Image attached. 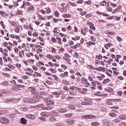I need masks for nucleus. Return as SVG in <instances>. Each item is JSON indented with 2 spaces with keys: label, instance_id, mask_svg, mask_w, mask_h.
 I'll return each mask as SVG.
<instances>
[{
  "label": "nucleus",
  "instance_id": "473e14b6",
  "mask_svg": "<svg viewBox=\"0 0 126 126\" xmlns=\"http://www.w3.org/2000/svg\"><path fill=\"white\" fill-rule=\"evenodd\" d=\"M21 110L24 111V112H26V111H28V108L27 107H22Z\"/></svg>",
  "mask_w": 126,
  "mask_h": 126
},
{
  "label": "nucleus",
  "instance_id": "a19ab883",
  "mask_svg": "<svg viewBox=\"0 0 126 126\" xmlns=\"http://www.w3.org/2000/svg\"><path fill=\"white\" fill-rule=\"evenodd\" d=\"M63 90H65V91H69V89L68 88V87H66V86L63 87Z\"/></svg>",
  "mask_w": 126,
  "mask_h": 126
},
{
  "label": "nucleus",
  "instance_id": "4c0bfd02",
  "mask_svg": "<svg viewBox=\"0 0 126 126\" xmlns=\"http://www.w3.org/2000/svg\"><path fill=\"white\" fill-rule=\"evenodd\" d=\"M114 123H121V121H120V119H117V118L115 119L114 120Z\"/></svg>",
  "mask_w": 126,
  "mask_h": 126
},
{
  "label": "nucleus",
  "instance_id": "f8f14e48",
  "mask_svg": "<svg viewBox=\"0 0 126 126\" xmlns=\"http://www.w3.org/2000/svg\"><path fill=\"white\" fill-rule=\"evenodd\" d=\"M21 123L23 124V125H26L27 124V120H26V119L25 118H22Z\"/></svg>",
  "mask_w": 126,
  "mask_h": 126
},
{
  "label": "nucleus",
  "instance_id": "79ce46f5",
  "mask_svg": "<svg viewBox=\"0 0 126 126\" xmlns=\"http://www.w3.org/2000/svg\"><path fill=\"white\" fill-rule=\"evenodd\" d=\"M117 39L118 41H119V42H122L123 41V39H122V38L119 36H117Z\"/></svg>",
  "mask_w": 126,
  "mask_h": 126
},
{
  "label": "nucleus",
  "instance_id": "9d476101",
  "mask_svg": "<svg viewBox=\"0 0 126 126\" xmlns=\"http://www.w3.org/2000/svg\"><path fill=\"white\" fill-rule=\"evenodd\" d=\"M120 120H126V115L125 114H122L119 116Z\"/></svg>",
  "mask_w": 126,
  "mask_h": 126
},
{
  "label": "nucleus",
  "instance_id": "0eeeda50",
  "mask_svg": "<svg viewBox=\"0 0 126 126\" xmlns=\"http://www.w3.org/2000/svg\"><path fill=\"white\" fill-rule=\"evenodd\" d=\"M16 87L18 89V90H20L21 89V88H24V87H25V86H24V85H22L16 84Z\"/></svg>",
  "mask_w": 126,
  "mask_h": 126
},
{
  "label": "nucleus",
  "instance_id": "5fc2aeb1",
  "mask_svg": "<svg viewBox=\"0 0 126 126\" xmlns=\"http://www.w3.org/2000/svg\"><path fill=\"white\" fill-rule=\"evenodd\" d=\"M106 25L108 27H112L114 26V24H107Z\"/></svg>",
  "mask_w": 126,
  "mask_h": 126
},
{
  "label": "nucleus",
  "instance_id": "3c124183",
  "mask_svg": "<svg viewBox=\"0 0 126 126\" xmlns=\"http://www.w3.org/2000/svg\"><path fill=\"white\" fill-rule=\"evenodd\" d=\"M87 25H89V26H94V24L90 22H88L87 23Z\"/></svg>",
  "mask_w": 126,
  "mask_h": 126
},
{
  "label": "nucleus",
  "instance_id": "6e6552de",
  "mask_svg": "<svg viewBox=\"0 0 126 126\" xmlns=\"http://www.w3.org/2000/svg\"><path fill=\"white\" fill-rule=\"evenodd\" d=\"M96 78H98V79H99V80L102 81V80H103V78H105V75L103 74H101L100 76H97L96 77Z\"/></svg>",
  "mask_w": 126,
  "mask_h": 126
},
{
  "label": "nucleus",
  "instance_id": "bb28decb",
  "mask_svg": "<svg viewBox=\"0 0 126 126\" xmlns=\"http://www.w3.org/2000/svg\"><path fill=\"white\" fill-rule=\"evenodd\" d=\"M39 19H41V20H46V17H42V15H39Z\"/></svg>",
  "mask_w": 126,
  "mask_h": 126
},
{
  "label": "nucleus",
  "instance_id": "423d86ee",
  "mask_svg": "<svg viewBox=\"0 0 126 126\" xmlns=\"http://www.w3.org/2000/svg\"><path fill=\"white\" fill-rule=\"evenodd\" d=\"M60 76L61 77H68V72H64L63 73L60 74Z\"/></svg>",
  "mask_w": 126,
  "mask_h": 126
},
{
  "label": "nucleus",
  "instance_id": "6ab92c4d",
  "mask_svg": "<svg viewBox=\"0 0 126 126\" xmlns=\"http://www.w3.org/2000/svg\"><path fill=\"white\" fill-rule=\"evenodd\" d=\"M56 39L59 41L58 43L60 45H62V44H63V42H62V38H61V37H56Z\"/></svg>",
  "mask_w": 126,
  "mask_h": 126
},
{
  "label": "nucleus",
  "instance_id": "603ef678",
  "mask_svg": "<svg viewBox=\"0 0 126 126\" xmlns=\"http://www.w3.org/2000/svg\"><path fill=\"white\" fill-rule=\"evenodd\" d=\"M120 126H126V123H121L119 125Z\"/></svg>",
  "mask_w": 126,
  "mask_h": 126
},
{
  "label": "nucleus",
  "instance_id": "7ed1b4c3",
  "mask_svg": "<svg viewBox=\"0 0 126 126\" xmlns=\"http://www.w3.org/2000/svg\"><path fill=\"white\" fill-rule=\"evenodd\" d=\"M33 98L34 99L35 103H37V102H40V100L42 99L43 97L40 95H34Z\"/></svg>",
  "mask_w": 126,
  "mask_h": 126
},
{
  "label": "nucleus",
  "instance_id": "4468645a",
  "mask_svg": "<svg viewBox=\"0 0 126 126\" xmlns=\"http://www.w3.org/2000/svg\"><path fill=\"white\" fill-rule=\"evenodd\" d=\"M63 16L64 18H70L71 17V15L69 14H64Z\"/></svg>",
  "mask_w": 126,
  "mask_h": 126
},
{
  "label": "nucleus",
  "instance_id": "b1692460",
  "mask_svg": "<svg viewBox=\"0 0 126 126\" xmlns=\"http://www.w3.org/2000/svg\"><path fill=\"white\" fill-rule=\"evenodd\" d=\"M68 108H69V109H71L72 110H75V109H76L75 106L73 105H69L68 106Z\"/></svg>",
  "mask_w": 126,
  "mask_h": 126
},
{
  "label": "nucleus",
  "instance_id": "cd10ccee",
  "mask_svg": "<svg viewBox=\"0 0 126 126\" xmlns=\"http://www.w3.org/2000/svg\"><path fill=\"white\" fill-rule=\"evenodd\" d=\"M96 59H97V60H101L102 59V56H101V55L98 54V55L96 56Z\"/></svg>",
  "mask_w": 126,
  "mask_h": 126
},
{
  "label": "nucleus",
  "instance_id": "864d4df0",
  "mask_svg": "<svg viewBox=\"0 0 126 126\" xmlns=\"http://www.w3.org/2000/svg\"><path fill=\"white\" fill-rule=\"evenodd\" d=\"M85 3H86V4H89V5H90V4H91V3H92L91 1H90V0L85 1Z\"/></svg>",
  "mask_w": 126,
  "mask_h": 126
},
{
  "label": "nucleus",
  "instance_id": "69168bd1",
  "mask_svg": "<svg viewBox=\"0 0 126 126\" xmlns=\"http://www.w3.org/2000/svg\"><path fill=\"white\" fill-rule=\"evenodd\" d=\"M107 70V69L104 67H101V71L105 72Z\"/></svg>",
  "mask_w": 126,
  "mask_h": 126
},
{
  "label": "nucleus",
  "instance_id": "9b49d317",
  "mask_svg": "<svg viewBox=\"0 0 126 126\" xmlns=\"http://www.w3.org/2000/svg\"><path fill=\"white\" fill-rule=\"evenodd\" d=\"M10 90H11V91H18V89L16 88V85L14 84V87L11 88Z\"/></svg>",
  "mask_w": 126,
  "mask_h": 126
},
{
  "label": "nucleus",
  "instance_id": "20e7f679",
  "mask_svg": "<svg viewBox=\"0 0 126 126\" xmlns=\"http://www.w3.org/2000/svg\"><path fill=\"white\" fill-rule=\"evenodd\" d=\"M94 118H95V116L93 115H84L82 116V119L87 120V119H93Z\"/></svg>",
  "mask_w": 126,
  "mask_h": 126
},
{
  "label": "nucleus",
  "instance_id": "4d7b16f0",
  "mask_svg": "<svg viewBox=\"0 0 126 126\" xmlns=\"http://www.w3.org/2000/svg\"><path fill=\"white\" fill-rule=\"evenodd\" d=\"M19 30H20L19 28H17L15 29V31L16 33H19V31H20Z\"/></svg>",
  "mask_w": 126,
  "mask_h": 126
},
{
  "label": "nucleus",
  "instance_id": "2eb2a0df",
  "mask_svg": "<svg viewBox=\"0 0 126 126\" xmlns=\"http://www.w3.org/2000/svg\"><path fill=\"white\" fill-rule=\"evenodd\" d=\"M29 103H31V104L35 103V99H29L28 100Z\"/></svg>",
  "mask_w": 126,
  "mask_h": 126
},
{
  "label": "nucleus",
  "instance_id": "c85d7f7f",
  "mask_svg": "<svg viewBox=\"0 0 126 126\" xmlns=\"http://www.w3.org/2000/svg\"><path fill=\"white\" fill-rule=\"evenodd\" d=\"M59 115L57 112H54L53 114V117H59Z\"/></svg>",
  "mask_w": 126,
  "mask_h": 126
},
{
  "label": "nucleus",
  "instance_id": "f3484780",
  "mask_svg": "<svg viewBox=\"0 0 126 126\" xmlns=\"http://www.w3.org/2000/svg\"><path fill=\"white\" fill-rule=\"evenodd\" d=\"M111 80L109 79H106L105 80H104V81L102 82V83L103 84H105V83H109Z\"/></svg>",
  "mask_w": 126,
  "mask_h": 126
},
{
  "label": "nucleus",
  "instance_id": "774afa93",
  "mask_svg": "<svg viewBox=\"0 0 126 126\" xmlns=\"http://www.w3.org/2000/svg\"><path fill=\"white\" fill-rule=\"evenodd\" d=\"M63 125L62 123H58L56 124V126H63Z\"/></svg>",
  "mask_w": 126,
  "mask_h": 126
},
{
  "label": "nucleus",
  "instance_id": "338daca9",
  "mask_svg": "<svg viewBox=\"0 0 126 126\" xmlns=\"http://www.w3.org/2000/svg\"><path fill=\"white\" fill-rule=\"evenodd\" d=\"M94 26H90V29H92V30H95V27Z\"/></svg>",
  "mask_w": 126,
  "mask_h": 126
},
{
  "label": "nucleus",
  "instance_id": "1a4fd4ad",
  "mask_svg": "<svg viewBox=\"0 0 126 126\" xmlns=\"http://www.w3.org/2000/svg\"><path fill=\"white\" fill-rule=\"evenodd\" d=\"M9 117L12 120H13L15 118H16V114H11L9 115Z\"/></svg>",
  "mask_w": 126,
  "mask_h": 126
},
{
  "label": "nucleus",
  "instance_id": "58836bf2",
  "mask_svg": "<svg viewBox=\"0 0 126 126\" xmlns=\"http://www.w3.org/2000/svg\"><path fill=\"white\" fill-rule=\"evenodd\" d=\"M95 95L96 96H103V94H101V92H97Z\"/></svg>",
  "mask_w": 126,
  "mask_h": 126
},
{
  "label": "nucleus",
  "instance_id": "393cba45",
  "mask_svg": "<svg viewBox=\"0 0 126 126\" xmlns=\"http://www.w3.org/2000/svg\"><path fill=\"white\" fill-rule=\"evenodd\" d=\"M81 80H82V82H83V83H84V84L85 83H86V82H87V81H88V80L87 79H86L85 78H82L81 79Z\"/></svg>",
  "mask_w": 126,
  "mask_h": 126
},
{
  "label": "nucleus",
  "instance_id": "aec40b11",
  "mask_svg": "<svg viewBox=\"0 0 126 126\" xmlns=\"http://www.w3.org/2000/svg\"><path fill=\"white\" fill-rule=\"evenodd\" d=\"M59 113H65L66 110L65 109H61L58 110Z\"/></svg>",
  "mask_w": 126,
  "mask_h": 126
},
{
  "label": "nucleus",
  "instance_id": "de8ad7c7",
  "mask_svg": "<svg viewBox=\"0 0 126 126\" xmlns=\"http://www.w3.org/2000/svg\"><path fill=\"white\" fill-rule=\"evenodd\" d=\"M83 3V0H79L77 1V3H78V4H80Z\"/></svg>",
  "mask_w": 126,
  "mask_h": 126
},
{
  "label": "nucleus",
  "instance_id": "0e129e2a",
  "mask_svg": "<svg viewBox=\"0 0 126 126\" xmlns=\"http://www.w3.org/2000/svg\"><path fill=\"white\" fill-rule=\"evenodd\" d=\"M2 84L3 85H9L8 83H7V82H6V81L3 82L2 83Z\"/></svg>",
  "mask_w": 126,
  "mask_h": 126
},
{
  "label": "nucleus",
  "instance_id": "5701e85b",
  "mask_svg": "<svg viewBox=\"0 0 126 126\" xmlns=\"http://www.w3.org/2000/svg\"><path fill=\"white\" fill-rule=\"evenodd\" d=\"M34 6H32V5H31V6L28 8V10H29V11H31L32 10H34Z\"/></svg>",
  "mask_w": 126,
  "mask_h": 126
},
{
  "label": "nucleus",
  "instance_id": "39448f33",
  "mask_svg": "<svg viewBox=\"0 0 126 126\" xmlns=\"http://www.w3.org/2000/svg\"><path fill=\"white\" fill-rule=\"evenodd\" d=\"M67 123L68 124V126H73L72 125L74 124V120H72L71 119H69L67 120Z\"/></svg>",
  "mask_w": 126,
  "mask_h": 126
},
{
  "label": "nucleus",
  "instance_id": "37998d69",
  "mask_svg": "<svg viewBox=\"0 0 126 126\" xmlns=\"http://www.w3.org/2000/svg\"><path fill=\"white\" fill-rule=\"evenodd\" d=\"M69 2L70 5H71V6H76V4H75V3H73L70 1H69Z\"/></svg>",
  "mask_w": 126,
  "mask_h": 126
},
{
  "label": "nucleus",
  "instance_id": "13d9d810",
  "mask_svg": "<svg viewBox=\"0 0 126 126\" xmlns=\"http://www.w3.org/2000/svg\"><path fill=\"white\" fill-rule=\"evenodd\" d=\"M55 14L56 16H57V17H59V16H60V13L59 12H58L57 11L55 12Z\"/></svg>",
  "mask_w": 126,
  "mask_h": 126
},
{
  "label": "nucleus",
  "instance_id": "e2e57ef3",
  "mask_svg": "<svg viewBox=\"0 0 126 126\" xmlns=\"http://www.w3.org/2000/svg\"><path fill=\"white\" fill-rule=\"evenodd\" d=\"M63 83H64V84H69V83H68V82L65 81V80H63Z\"/></svg>",
  "mask_w": 126,
  "mask_h": 126
},
{
  "label": "nucleus",
  "instance_id": "f03ea898",
  "mask_svg": "<svg viewBox=\"0 0 126 126\" xmlns=\"http://www.w3.org/2000/svg\"><path fill=\"white\" fill-rule=\"evenodd\" d=\"M46 105V106H53L55 104V102L54 100L50 99V98H45Z\"/></svg>",
  "mask_w": 126,
  "mask_h": 126
},
{
  "label": "nucleus",
  "instance_id": "c03bdc74",
  "mask_svg": "<svg viewBox=\"0 0 126 126\" xmlns=\"http://www.w3.org/2000/svg\"><path fill=\"white\" fill-rule=\"evenodd\" d=\"M97 84V81H94V82H92V85L93 86H96V85Z\"/></svg>",
  "mask_w": 126,
  "mask_h": 126
},
{
  "label": "nucleus",
  "instance_id": "6e6d98bb",
  "mask_svg": "<svg viewBox=\"0 0 126 126\" xmlns=\"http://www.w3.org/2000/svg\"><path fill=\"white\" fill-rule=\"evenodd\" d=\"M61 67H62V68H63L64 69H66L67 68V66L63 64L61 65Z\"/></svg>",
  "mask_w": 126,
  "mask_h": 126
},
{
  "label": "nucleus",
  "instance_id": "e433bc0d",
  "mask_svg": "<svg viewBox=\"0 0 126 126\" xmlns=\"http://www.w3.org/2000/svg\"><path fill=\"white\" fill-rule=\"evenodd\" d=\"M115 19L116 21H120L121 20V17L115 16Z\"/></svg>",
  "mask_w": 126,
  "mask_h": 126
},
{
  "label": "nucleus",
  "instance_id": "8fccbe9b",
  "mask_svg": "<svg viewBox=\"0 0 126 126\" xmlns=\"http://www.w3.org/2000/svg\"><path fill=\"white\" fill-rule=\"evenodd\" d=\"M95 69H96V70H98V71H102V67L95 68Z\"/></svg>",
  "mask_w": 126,
  "mask_h": 126
},
{
  "label": "nucleus",
  "instance_id": "680f3d73",
  "mask_svg": "<svg viewBox=\"0 0 126 126\" xmlns=\"http://www.w3.org/2000/svg\"><path fill=\"white\" fill-rule=\"evenodd\" d=\"M17 13L18 14H19V15H21V14H22V11H20L19 9H18Z\"/></svg>",
  "mask_w": 126,
  "mask_h": 126
},
{
  "label": "nucleus",
  "instance_id": "7c9ffc66",
  "mask_svg": "<svg viewBox=\"0 0 126 126\" xmlns=\"http://www.w3.org/2000/svg\"><path fill=\"white\" fill-rule=\"evenodd\" d=\"M24 4H25L26 5H27L28 6H31L32 4L31 3H29V2H24Z\"/></svg>",
  "mask_w": 126,
  "mask_h": 126
},
{
  "label": "nucleus",
  "instance_id": "72a5a7b5",
  "mask_svg": "<svg viewBox=\"0 0 126 126\" xmlns=\"http://www.w3.org/2000/svg\"><path fill=\"white\" fill-rule=\"evenodd\" d=\"M15 99H6L5 100V102L6 103H9V102H12V101H14Z\"/></svg>",
  "mask_w": 126,
  "mask_h": 126
},
{
  "label": "nucleus",
  "instance_id": "f704fd0d",
  "mask_svg": "<svg viewBox=\"0 0 126 126\" xmlns=\"http://www.w3.org/2000/svg\"><path fill=\"white\" fill-rule=\"evenodd\" d=\"M91 125L92 126H98V123L97 122H93L91 124Z\"/></svg>",
  "mask_w": 126,
  "mask_h": 126
},
{
  "label": "nucleus",
  "instance_id": "a211bd4d",
  "mask_svg": "<svg viewBox=\"0 0 126 126\" xmlns=\"http://www.w3.org/2000/svg\"><path fill=\"white\" fill-rule=\"evenodd\" d=\"M0 14H1V16L3 17H5V16H6V14H5V12L2 11H0Z\"/></svg>",
  "mask_w": 126,
  "mask_h": 126
},
{
  "label": "nucleus",
  "instance_id": "ea45409f",
  "mask_svg": "<svg viewBox=\"0 0 126 126\" xmlns=\"http://www.w3.org/2000/svg\"><path fill=\"white\" fill-rule=\"evenodd\" d=\"M8 67H9L10 68H11V69H14V68H15V67H14V66L11 64H9Z\"/></svg>",
  "mask_w": 126,
  "mask_h": 126
},
{
  "label": "nucleus",
  "instance_id": "412c9836",
  "mask_svg": "<svg viewBox=\"0 0 126 126\" xmlns=\"http://www.w3.org/2000/svg\"><path fill=\"white\" fill-rule=\"evenodd\" d=\"M100 5L102 6H106L107 5V2L105 1H103L100 3Z\"/></svg>",
  "mask_w": 126,
  "mask_h": 126
},
{
  "label": "nucleus",
  "instance_id": "4be33fe9",
  "mask_svg": "<svg viewBox=\"0 0 126 126\" xmlns=\"http://www.w3.org/2000/svg\"><path fill=\"white\" fill-rule=\"evenodd\" d=\"M47 58H48V59H49V60H52L53 59H54V56H53L52 55H51V54H48L47 55Z\"/></svg>",
  "mask_w": 126,
  "mask_h": 126
},
{
  "label": "nucleus",
  "instance_id": "bf43d9fd",
  "mask_svg": "<svg viewBox=\"0 0 126 126\" xmlns=\"http://www.w3.org/2000/svg\"><path fill=\"white\" fill-rule=\"evenodd\" d=\"M91 16H92L91 14H88L86 15V18H89L90 17H91Z\"/></svg>",
  "mask_w": 126,
  "mask_h": 126
},
{
  "label": "nucleus",
  "instance_id": "c9c22d12",
  "mask_svg": "<svg viewBox=\"0 0 126 126\" xmlns=\"http://www.w3.org/2000/svg\"><path fill=\"white\" fill-rule=\"evenodd\" d=\"M65 117H67V118H70V117H72V114L70 113V114H65Z\"/></svg>",
  "mask_w": 126,
  "mask_h": 126
},
{
  "label": "nucleus",
  "instance_id": "f257e3e1",
  "mask_svg": "<svg viewBox=\"0 0 126 126\" xmlns=\"http://www.w3.org/2000/svg\"><path fill=\"white\" fill-rule=\"evenodd\" d=\"M0 123L3 125H7V124H9V119L5 117H1L0 118Z\"/></svg>",
  "mask_w": 126,
  "mask_h": 126
},
{
  "label": "nucleus",
  "instance_id": "dca6fc26",
  "mask_svg": "<svg viewBox=\"0 0 126 126\" xmlns=\"http://www.w3.org/2000/svg\"><path fill=\"white\" fill-rule=\"evenodd\" d=\"M109 115L110 117H116V116H117V114H116L115 113L111 112V113H109Z\"/></svg>",
  "mask_w": 126,
  "mask_h": 126
},
{
  "label": "nucleus",
  "instance_id": "052dcab7",
  "mask_svg": "<svg viewBox=\"0 0 126 126\" xmlns=\"http://www.w3.org/2000/svg\"><path fill=\"white\" fill-rule=\"evenodd\" d=\"M88 79L90 80V81H94L93 78L90 76H89Z\"/></svg>",
  "mask_w": 126,
  "mask_h": 126
},
{
  "label": "nucleus",
  "instance_id": "09e8293b",
  "mask_svg": "<svg viewBox=\"0 0 126 126\" xmlns=\"http://www.w3.org/2000/svg\"><path fill=\"white\" fill-rule=\"evenodd\" d=\"M108 33L109 34V35L115 34V32H110L109 31H108Z\"/></svg>",
  "mask_w": 126,
  "mask_h": 126
},
{
  "label": "nucleus",
  "instance_id": "a878e982",
  "mask_svg": "<svg viewBox=\"0 0 126 126\" xmlns=\"http://www.w3.org/2000/svg\"><path fill=\"white\" fill-rule=\"evenodd\" d=\"M84 85H85V87H90V86H91V85L90 84V83H88V82L85 83L84 84Z\"/></svg>",
  "mask_w": 126,
  "mask_h": 126
},
{
  "label": "nucleus",
  "instance_id": "ddd939ff",
  "mask_svg": "<svg viewBox=\"0 0 126 126\" xmlns=\"http://www.w3.org/2000/svg\"><path fill=\"white\" fill-rule=\"evenodd\" d=\"M49 122H51V123H52L53 122H57V119L54 117H51L49 119Z\"/></svg>",
  "mask_w": 126,
  "mask_h": 126
},
{
  "label": "nucleus",
  "instance_id": "a18cd8bd",
  "mask_svg": "<svg viewBox=\"0 0 126 126\" xmlns=\"http://www.w3.org/2000/svg\"><path fill=\"white\" fill-rule=\"evenodd\" d=\"M22 78L23 79H29V77H28V76H26V75L23 76L22 77Z\"/></svg>",
  "mask_w": 126,
  "mask_h": 126
},
{
  "label": "nucleus",
  "instance_id": "49530a36",
  "mask_svg": "<svg viewBox=\"0 0 126 126\" xmlns=\"http://www.w3.org/2000/svg\"><path fill=\"white\" fill-rule=\"evenodd\" d=\"M111 6H113V7H117V6H118V5L117 4H115L114 3H111Z\"/></svg>",
  "mask_w": 126,
  "mask_h": 126
},
{
  "label": "nucleus",
  "instance_id": "2f4dec72",
  "mask_svg": "<svg viewBox=\"0 0 126 126\" xmlns=\"http://www.w3.org/2000/svg\"><path fill=\"white\" fill-rule=\"evenodd\" d=\"M0 25L2 26L3 29H5V26H4V24H3V22L1 21L0 23Z\"/></svg>",
  "mask_w": 126,
  "mask_h": 126
},
{
  "label": "nucleus",
  "instance_id": "c756f323",
  "mask_svg": "<svg viewBox=\"0 0 126 126\" xmlns=\"http://www.w3.org/2000/svg\"><path fill=\"white\" fill-rule=\"evenodd\" d=\"M84 101H86L87 102H90V103H92V99L89 98H84Z\"/></svg>",
  "mask_w": 126,
  "mask_h": 126
}]
</instances>
